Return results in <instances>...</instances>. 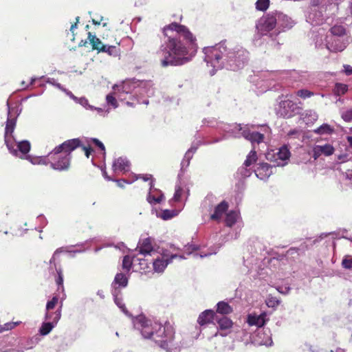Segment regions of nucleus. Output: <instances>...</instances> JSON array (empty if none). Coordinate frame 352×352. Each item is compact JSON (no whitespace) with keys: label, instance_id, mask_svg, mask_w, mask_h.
Segmentation results:
<instances>
[{"label":"nucleus","instance_id":"nucleus-1","mask_svg":"<svg viewBox=\"0 0 352 352\" xmlns=\"http://www.w3.org/2000/svg\"><path fill=\"white\" fill-rule=\"evenodd\" d=\"M163 33L157 52L162 67L182 66L193 59L198 49L197 38L186 26L173 22L164 27Z\"/></svg>","mask_w":352,"mask_h":352},{"label":"nucleus","instance_id":"nucleus-2","mask_svg":"<svg viewBox=\"0 0 352 352\" xmlns=\"http://www.w3.org/2000/svg\"><path fill=\"white\" fill-rule=\"evenodd\" d=\"M204 60L208 67H212L210 75L216 71L226 68L236 71L243 67L248 60V52L243 47L234 45L227 40H223L212 46L203 49Z\"/></svg>","mask_w":352,"mask_h":352},{"label":"nucleus","instance_id":"nucleus-3","mask_svg":"<svg viewBox=\"0 0 352 352\" xmlns=\"http://www.w3.org/2000/svg\"><path fill=\"white\" fill-rule=\"evenodd\" d=\"M8 118L4 133L5 144L9 152L14 156L23 158L30 150V143L28 140L16 141L14 137V131L16 124L18 116L21 112V109L12 107L7 101Z\"/></svg>","mask_w":352,"mask_h":352},{"label":"nucleus","instance_id":"nucleus-4","mask_svg":"<svg viewBox=\"0 0 352 352\" xmlns=\"http://www.w3.org/2000/svg\"><path fill=\"white\" fill-rule=\"evenodd\" d=\"M276 29H277L276 12L263 16L256 24L257 32L253 38L254 45L261 46L264 42L272 47L279 45V42L276 41L277 37L275 33Z\"/></svg>","mask_w":352,"mask_h":352},{"label":"nucleus","instance_id":"nucleus-5","mask_svg":"<svg viewBox=\"0 0 352 352\" xmlns=\"http://www.w3.org/2000/svg\"><path fill=\"white\" fill-rule=\"evenodd\" d=\"M217 128L225 134L221 138H216L211 143H217L230 137H243L252 144L254 142L260 143L263 142L264 138L262 133L252 131L248 124L219 123Z\"/></svg>","mask_w":352,"mask_h":352},{"label":"nucleus","instance_id":"nucleus-6","mask_svg":"<svg viewBox=\"0 0 352 352\" xmlns=\"http://www.w3.org/2000/svg\"><path fill=\"white\" fill-rule=\"evenodd\" d=\"M336 8L335 4L326 0H311L306 21L311 25H322L328 19L330 12Z\"/></svg>","mask_w":352,"mask_h":352},{"label":"nucleus","instance_id":"nucleus-7","mask_svg":"<svg viewBox=\"0 0 352 352\" xmlns=\"http://www.w3.org/2000/svg\"><path fill=\"white\" fill-rule=\"evenodd\" d=\"M151 81L138 80L132 79L121 82L120 84H115L112 87V89L118 91L122 96L146 94L151 96L153 94Z\"/></svg>","mask_w":352,"mask_h":352},{"label":"nucleus","instance_id":"nucleus-8","mask_svg":"<svg viewBox=\"0 0 352 352\" xmlns=\"http://www.w3.org/2000/svg\"><path fill=\"white\" fill-rule=\"evenodd\" d=\"M175 331L171 325L166 324L162 326L161 323H155V330L152 340L161 348L167 351L173 346Z\"/></svg>","mask_w":352,"mask_h":352},{"label":"nucleus","instance_id":"nucleus-9","mask_svg":"<svg viewBox=\"0 0 352 352\" xmlns=\"http://www.w3.org/2000/svg\"><path fill=\"white\" fill-rule=\"evenodd\" d=\"M179 250V248L171 245L170 249H163L161 252V256H158L153 261V269L155 272L162 273L164 271L168 264L173 262V260L176 258L179 259H186V257L179 254L177 251Z\"/></svg>","mask_w":352,"mask_h":352},{"label":"nucleus","instance_id":"nucleus-10","mask_svg":"<svg viewBox=\"0 0 352 352\" xmlns=\"http://www.w3.org/2000/svg\"><path fill=\"white\" fill-rule=\"evenodd\" d=\"M155 323L157 322L148 319L144 316H139L133 320L134 328L140 331L142 337L146 339H151L154 336Z\"/></svg>","mask_w":352,"mask_h":352},{"label":"nucleus","instance_id":"nucleus-11","mask_svg":"<svg viewBox=\"0 0 352 352\" xmlns=\"http://www.w3.org/2000/svg\"><path fill=\"white\" fill-rule=\"evenodd\" d=\"M278 105L276 107L277 114L284 118H289L299 113L300 108L294 101L289 99L278 98Z\"/></svg>","mask_w":352,"mask_h":352},{"label":"nucleus","instance_id":"nucleus-12","mask_svg":"<svg viewBox=\"0 0 352 352\" xmlns=\"http://www.w3.org/2000/svg\"><path fill=\"white\" fill-rule=\"evenodd\" d=\"M61 252V249L58 248L54 252L51 259L50 260L49 271L52 274H54V271H56L57 276L55 278V281L58 285V289L64 290L63 269L59 263L56 262L58 254Z\"/></svg>","mask_w":352,"mask_h":352},{"label":"nucleus","instance_id":"nucleus-13","mask_svg":"<svg viewBox=\"0 0 352 352\" xmlns=\"http://www.w3.org/2000/svg\"><path fill=\"white\" fill-rule=\"evenodd\" d=\"M325 47L333 52L343 51L349 43L348 37L326 36Z\"/></svg>","mask_w":352,"mask_h":352},{"label":"nucleus","instance_id":"nucleus-14","mask_svg":"<svg viewBox=\"0 0 352 352\" xmlns=\"http://www.w3.org/2000/svg\"><path fill=\"white\" fill-rule=\"evenodd\" d=\"M72 154L60 153L52 158L51 168L58 171L67 170L70 167Z\"/></svg>","mask_w":352,"mask_h":352},{"label":"nucleus","instance_id":"nucleus-15","mask_svg":"<svg viewBox=\"0 0 352 352\" xmlns=\"http://www.w3.org/2000/svg\"><path fill=\"white\" fill-rule=\"evenodd\" d=\"M135 252H138L137 254L143 256L144 257L152 256L155 252L153 245V239L151 237L141 238L139 240Z\"/></svg>","mask_w":352,"mask_h":352},{"label":"nucleus","instance_id":"nucleus-16","mask_svg":"<svg viewBox=\"0 0 352 352\" xmlns=\"http://www.w3.org/2000/svg\"><path fill=\"white\" fill-rule=\"evenodd\" d=\"M277 29L275 30L276 35H278L281 32H285L292 28L294 25V21L287 15L282 12L276 11Z\"/></svg>","mask_w":352,"mask_h":352},{"label":"nucleus","instance_id":"nucleus-17","mask_svg":"<svg viewBox=\"0 0 352 352\" xmlns=\"http://www.w3.org/2000/svg\"><path fill=\"white\" fill-rule=\"evenodd\" d=\"M81 146V142L78 138H74L65 141L61 144L56 146L54 148V153L52 154H59L64 151V153H69L74 151L78 147Z\"/></svg>","mask_w":352,"mask_h":352},{"label":"nucleus","instance_id":"nucleus-18","mask_svg":"<svg viewBox=\"0 0 352 352\" xmlns=\"http://www.w3.org/2000/svg\"><path fill=\"white\" fill-rule=\"evenodd\" d=\"M334 151V147L330 144H316L314 146L311 154L314 160H316L322 155L329 157L333 155Z\"/></svg>","mask_w":352,"mask_h":352},{"label":"nucleus","instance_id":"nucleus-19","mask_svg":"<svg viewBox=\"0 0 352 352\" xmlns=\"http://www.w3.org/2000/svg\"><path fill=\"white\" fill-rule=\"evenodd\" d=\"M274 165H270L267 163L261 162L256 165V168L254 169L256 176L261 179L266 180L272 174V168Z\"/></svg>","mask_w":352,"mask_h":352},{"label":"nucleus","instance_id":"nucleus-20","mask_svg":"<svg viewBox=\"0 0 352 352\" xmlns=\"http://www.w3.org/2000/svg\"><path fill=\"white\" fill-rule=\"evenodd\" d=\"M272 157L274 158V167L283 166L287 163V161L289 159L290 152L286 146H283L278 149V151L276 154L273 155Z\"/></svg>","mask_w":352,"mask_h":352},{"label":"nucleus","instance_id":"nucleus-21","mask_svg":"<svg viewBox=\"0 0 352 352\" xmlns=\"http://www.w3.org/2000/svg\"><path fill=\"white\" fill-rule=\"evenodd\" d=\"M267 321V314L262 313L259 315L249 314L247 317V323L250 327L255 326L256 327H262Z\"/></svg>","mask_w":352,"mask_h":352},{"label":"nucleus","instance_id":"nucleus-22","mask_svg":"<svg viewBox=\"0 0 352 352\" xmlns=\"http://www.w3.org/2000/svg\"><path fill=\"white\" fill-rule=\"evenodd\" d=\"M117 98L120 100H124L127 99V97L122 96L118 91L112 89V91L107 94L105 98L108 108L110 109V107L113 109L118 107L119 104Z\"/></svg>","mask_w":352,"mask_h":352},{"label":"nucleus","instance_id":"nucleus-23","mask_svg":"<svg viewBox=\"0 0 352 352\" xmlns=\"http://www.w3.org/2000/svg\"><path fill=\"white\" fill-rule=\"evenodd\" d=\"M164 199V195L162 191L154 188L153 181L151 180L150 182V190L147 196V200L150 204H158L160 203Z\"/></svg>","mask_w":352,"mask_h":352},{"label":"nucleus","instance_id":"nucleus-24","mask_svg":"<svg viewBox=\"0 0 352 352\" xmlns=\"http://www.w3.org/2000/svg\"><path fill=\"white\" fill-rule=\"evenodd\" d=\"M112 168L114 173L122 172L126 173L129 170L130 162L125 157H118L114 160L112 166Z\"/></svg>","mask_w":352,"mask_h":352},{"label":"nucleus","instance_id":"nucleus-25","mask_svg":"<svg viewBox=\"0 0 352 352\" xmlns=\"http://www.w3.org/2000/svg\"><path fill=\"white\" fill-rule=\"evenodd\" d=\"M129 276L123 273H118L111 284L112 290L119 291V288H124L128 285Z\"/></svg>","mask_w":352,"mask_h":352},{"label":"nucleus","instance_id":"nucleus-26","mask_svg":"<svg viewBox=\"0 0 352 352\" xmlns=\"http://www.w3.org/2000/svg\"><path fill=\"white\" fill-rule=\"evenodd\" d=\"M215 313L210 309H207L203 311L199 316L197 322L200 325H204L206 324L212 322L215 320Z\"/></svg>","mask_w":352,"mask_h":352},{"label":"nucleus","instance_id":"nucleus-27","mask_svg":"<svg viewBox=\"0 0 352 352\" xmlns=\"http://www.w3.org/2000/svg\"><path fill=\"white\" fill-rule=\"evenodd\" d=\"M215 321L219 325V330L222 331L229 330L233 325L232 321L226 316L219 318L217 316H216Z\"/></svg>","mask_w":352,"mask_h":352},{"label":"nucleus","instance_id":"nucleus-28","mask_svg":"<svg viewBox=\"0 0 352 352\" xmlns=\"http://www.w3.org/2000/svg\"><path fill=\"white\" fill-rule=\"evenodd\" d=\"M228 208V204L226 201H223L218 204L215 209L214 212L211 214V219L212 220H219L221 219V216L223 213L227 210Z\"/></svg>","mask_w":352,"mask_h":352},{"label":"nucleus","instance_id":"nucleus-29","mask_svg":"<svg viewBox=\"0 0 352 352\" xmlns=\"http://www.w3.org/2000/svg\"><path fill=\"white\" fill-rule=\"evenodd\" d=\"M63 303H60L59 308L54 312L50 311H46L45 314V320L48 322H54L56 324L61 316V308Z\"/></svg>","mask_w":352,"mask_h":352},{"label":"nucleus","instance_id":"nucleus-30","mask_svg":"<svg viewBox=\"0 0 352 352\" xmlns=\"http://www.w3.org/2000/svg\"><path fill=\"white\" fill-rule=\"evenodd\" d=\"M301 116L306 124L314 123L318 118L317 113L311 109L305 110Z\"/></svg>","mask_w":352,"mask_h":352},{"label":"nucleus","instance_id":"nucleus-31","mask_svg":"<svg viewBox=\"0 0 352 352\" xmlns=\"http://www.w3.org/2000/svg\"><path fill=\"white\" fill-rule=\"evenodd\" d=\"M99 52L107 53L109 56L114 57L118 56L120 54V50L115 45H102L100 48Z\"/></svg>","mask_w":352,"mask_h":352},{"label":"nucleus","instance_id":"nucleus-32","mask_svg":"<svg viewBox=\"0 0 352 352\" xmlns=\"http://www.w3.org/2000/svg\"><path fill=\"white\" fill-rule=\"evenodd\" d=\"M120 291H117L116 289L112 290V294L113 296L114 302L116 304V305L122 311V312L128 316H130L129 311L126 310L124 303L122 302V299L118 296Z\"/></svg>","mask_w":352,"mask_h":352},{"label":"nucleus","instance_id":"nucleus-33","mask_svg":"<svg viewBox=\"0 0 352 352\" xmlns=\"http://www.w3.org/2000/svg\"><path fill=\"white\" fill-rule=\"evenodd\" d=\"M217 312L223 315H227L233 311L232 307L224 301L219 302L217 305Z\"/></svg>","mask_w":352,"mask_h":352},{"label":"nucleus","instance_id":"nucleus-34","mask_svg":"<svg viewBox=\"0 0 352 352\" xmlns=\"http://www.w3.org/2000/svg\"><path fill=\"white\" fill-rule=\"evenodd\" d=\"M239 217V213L236 211L232 210L226 214V224L228 227H232L235 224Z\"/></svg>","mask_w":352,"mask_h":352},{"label":"nucleus","instance_id":"nucleus-35","mask_svg":"<svg viewBox=\"0 0 352 352\" xmlns=\"http://www.w3.org/2000/svg\"><path fill=\"white\" fill-rule=\"evenodd\" d=\"M328 36L347 37L345 28L340 25H335L331 28V33Z\"/></svg>","mask_w":352,"mask_h":352},{"label":"nucleus","instance_id":"nucleus-36","mask_svg":"<svg viewBox=\"0 0 352 352\" xmlns=\"http://www.w3.org/2000/svg\"><path fill=\"white\" fill-rule=\"evenodd\" d=\"M133 261H138L140 265V270L142 271V273L146 274L147 272H148V270L150 269V266L148 263V262L140 257H138V255L136 254H133Z\"/></svg>","mask_w":352,"mask_h":352},{"label":"nucleus","instance_id":"nucleus-37","mask_svg":"<svg viewBox=\"0 0 352 352\" xmlns=\"http://www.w3.org/2000/svg\"><path fill=\"white\" fill-rule=\"evenodd\" d=\"M314 132L318 135H329L333 132V129L328 124H323L314 129Z\"/></svg>","mask_w":352,"mask_h":352},{"label":"nucleus","instance_id":"nucleus-38","mask_svg":"<svg viewBox=\"0 0 352 352\" xmlns=\"http://www.w3.org/2000/svg\"><path fill=\"white\" fill-rule=\"evenodd\" d=\"M258 160L256 152L253 149L252 150L246 157V159L243 163L246 166L253 167L254 164Z\"/></svg>","mask_w":352,"mask_h":352},{"label":"nucleus","instance_id":"nucleus-39","mask_svg":"<svg viewBox=\"0 0 352 352\" xmlns=\"http://www.w3.org/2000/svg\"><path fill=\"white\" fill-rule=\"evenodd\" d=\"M88 40L92 46L93 50H96L100 52V48L103 45L101 41L91 32L88 33Z\"/></svg>","mask_w":352,"mask_h":352},{"label":"nucleus","instance_id":"nucleus-40","mask_svg":"<svg viewBox=\"0 0 352 352\" xmlns=\"http://www.w3.org/2000/svg\"><path fill=\"white\" fill-rule=\"evenodd\" d=\"M56 324H54V322H44L41 324V327L39 329V333L42 336H46L56 326Z\"/></svg>","mask_w":352,"mask_h":352},{"label":"nucleus","instance_id":"nucleus-41","mask_svg":"<svg viewBox=\"0 0 352 352\" xmlns=\"http://www.w3.org/2000/svg\"><path fill=\"white\" fill-rule=\"evenodd\" d=\"M254 168L250 166H246L245 165L243 164L239 169H238V174L240 175V176L243 178H246L250 177L252 173L254 172Z\"/></svg>","mask_w":352,"mask_h":352},{"label":"nucleus","instance_id":"nucleus-42","mask_svg":"<svg viewBox=\"0 0 352 352\" xmlns=\"http://www.w3.org/2000/svg\"><path fill=\"white\" fill-rule=\"evenodd\" d=\"M266 338H263L261 341L258 342V344L261 345H265V346H271L272 344V340L270 335L263 332V330L258 332L257 336L259 338H262V336H265Z\"/></svg>","mask_w":352,"mask_h":352},{"label":"nucleus","instance_id":"nucleus-43","mask_svg":"<svg viewBox=\"0 0 352 352\" xmlns=\"http://www.w3.org/2000/svg\"><path fill=\"white\" fill-rule=\"evenodd\" d=\"M287 138L289 139H298L301 140L302 141L303 139V132L301 129H294L290 130L287 133Z\"/></svg>","mask_w":352,"mask_h":352},{"label":"nucleus","instance_id":"nucleus-44","mask_svg":"<svg viewBox=\"0 0 352 352\" xmlns=\"http://www.w3.org/2000/svg\"><path fill=\"white\" fill-rule=\"evenodd\" d=\"M133 263H135L133 261V257L131 258L129 256H125L122 260V269L129 273L132 267Z\"/></svg>","mask_w":352,"mask_h":352},{"label":"nucleus","instance_id":"nucleus-45","mask_svg":"<svg viewBox=\"0 0 352 352\" xmlns=\"http://www.w3.org/2000/svg\"><path fill=\"white\" fill-rule=\"evenodd\" d=\"M270 0H257L255 3V8L258 11H266L270 6Z\"/></svg>","mask_w":352,"mask_h":352},{"label":"nucleus","instance_id":"nucleus-46","mask_svg":"<svg viewBox=\"0 0 352 352\" xmlns=\"http://www.w3.org/2000/svg\"><path fill=\"white\" fill-rule=\"evenodd\" d=\"M54 153V149L50 152L47 155L40 156V164L43 165H49L51 166V163L52 162V158H54L57 154H52Z\"/></svg>","mask_w":352,"mask_h":352},{"label":"nucleus","instance_id":"nucleus-47","mask_svg":"<svg viewBox=\"0 0 352 352\" xmlns=\"http://www.w3.org/2000/svg\"><path fill=\"white\" fill-rule=\"evenodd\" d=\"M177 212L173 210H164L157 215L164 220H168L177 215Z\"/></svg>","mask_w":352,"mask_h":352},{"label":"nucleus","instance_id":"nucleus-48","mask_svg":"<svg viewBox=\"0 0 352 352\" xmlns=\"http://www.w3.org/2000/svg\"><path fill=\"white\" fill-rule=\"evenodd\" d=\"M192 158V156L190 155L189 153H185L183 160L181 162V172H184L186 168L189 166L190 162L191 159Z\"/></svg>","mask_w":352,"mask_h":352},{"label":"nucleus","instance_id":"nucleus-49","mask_svg":"<svg viewBox=\"0 0 352 352\" xmlns=\"http://www.w3.org/2000/svg\"><path fill=\"white\" fill-rule=\"evenodd\" d=\"M347 90V85L342 83H336L334 88V93L336 95L340 96L344 94Z\"/></svg>","mask_w":352,"mask_h":352},{"label":"nucleus","instance_id":"nucleus-50","mask_svg":"<svg viewBox=\"0 0 352 352\" xmlns=\"http://www.w3.org/2000/svg\"><path fill=\"white\" fill-rule=\"evenodd\" d=\"M296 94L297 96L302 99H307L313 96L314 95V93L308 89H302L298 90L296 92Z\"/></svg>","mask_w":352,"mask_h":352},{"label":"nucleus","instance_id":"nucleus-51","mask_svg":"<svg viewBox=\"0 0 352 352\" xmlns=\"http://www.w3.org/2000/svg\"><path fill=\"white\" fill-rule=\"evenodd\" d=\"M75 102L87 109L94 110V106L89 104L88 100L85 97L77 98V100Z\"/></svg>","mask_w":352,"mask_h":352},{"label":"nucleus","instance_id":"nucleus-52","mask_svg":"<svg viewBox=\"0 0 352 352\" xmlns=\"http://www.w3.org/2000/svg\"><path fill=\"white\" fill-rule=\"evenodd\" d=\"M342 266L344 269L350 270L352 268V256H345L342 261Z\"/></svg>","mask_w":352,"mask_h":352},{"label":"nucleus","instance_id":"nucleus-53","mask_svg":"<svg viewBox=\"0 0 352 352\" xmlns=\"http://www.w3.org/2000/svg\"><path fill=\"white\" fill-rule=\"evenodd\" d=\"M280 303V300L274 296H269L266 300V304L269 307H276Z\"/></svg>","mask_w":352,"mask_h":352},{"label":"nucleus","instance_id":"nucleus-54","mask_svg":"<svg viewBox=\"0 0 352 352\" xmlns=\"http://www.w3.org/2000/svg\"><path fill=\"white\" fill-rule=\"evenodd\" d=\"M58 302V298L57 296H53V298L49 300L46 304V311H51L54 309Z\"/></svg>","mask_w":352,"mask_h":352},{"label":"nucleus","instance_id":"nucleus-55","mask_svg":"<svg viewBox=\"0 0 352 352\" xmlns=\"http://www.w3.org/2000/svg\"><path fill=\"white\" fill-rule=\"evenodd\" d=\"M342 119L346 122L352 121V109H348L342 113Z\"/></svg>","mask_w":352,"mask_h":352},{"label":"nucleus","instance_id":"nucleus-56","mask_svg":"<svg viewBox=\"0 0 352 352\" xmlns=\"http://www.w3.org/2000/svg\"><path fill=\"white\" fill-rule=\"evenodd\" d=\"M267 77L269 76V77H270V78H267V79H265V80L266 81V83H267V85H266V87H265V90H267V89H271V88H272V87H271V84H269V85H268V81H269L270 80H274V77H276V73H275V72H270V73H269V72H267V73H266V74H265V77H267Z\"/></svg>","mask_w":352,"mask_h":352},{"label":"nucleus","instance_id":"nucleus-57","mask_svg":"<svg viewBox=\"0 0 352 352\" xmlns=\"http://www.w3.org/2000/svg\"><path fill=\"white\" fill-rule=\"evenodd\" d=\"M46 82L56 87L60 91L63 89V87L60 83L57 82L54 78H47L46 80Z\"/></svg>","mask_w":352,"mask_h":352},{"label":"nucleus","instance_id":"nucleus-58","mask_svg":"<svg viewBox=\"0 0 352 352\" xmlns=\"http://www.w3.org/2000/svg\"><path fill=\"white\" fill-rule=\"evenodd\" d=\"M182 188L179 186L177 185L175 186V194L173 196V199L175 201H179L181 195H182Z\"/></svg>","mask_w":352,"mask_h":352},{"label":"nucleus","instance_id":"nucleus-59","mask_svg":"<svg viewBox=\"0 0 352 352\" xmlns=\"http://www.w3.org/2000/svg\"><path fill=\"white\" fill-rule=\"evenodd\" d=\"M197 249L195 245H188L184 248V252L187 254H191Z\"/></svg>","mask_w":352,"mask_h":352},{"label":"nucleus","instance_id":"nucleus-60","mask_svg":"<svg viewBox=\"0 0 352 352\" xmlns=\"http://www.w3.org/2000/svg\"><path fill=\"white\" fill-rule=\"evenodd\" d=\"M17 324H18L17 322H15V323H11V322L6 323L3 327H0V333L2 332L3 331H8V330H10V329H13Z\"/></svg>","mask_w":352,"mask_h":352},{"label":"nucleus","instance_id":"nucleus-61","mask_svg":"<svg viewBox=\"0 0 352 352\" xmlns=\"http://www.w3.org/2000/svg\"><path fill=\"white\" fill-rule=\"evenodd\" d=\"M93 143L103 151V154L105 155V147L102 142L96 138L91 139Z\"/></svg>","mask_w":352,"mask_h":352},{"label":"nucleus","instance_id":"nucleus-62","mask_svg":"<svg viewBox=\"0 0 352 352\" xmlns=\"http://www.w3.org/2000/svg\"><path fill=\"white\" fill-rule=\"evenodd\" d=\"M199 146V143H193L190 148L186 152V153H190V155L193 157L194 153L197 151L198 147Z\"/></svg>","mask_w":352,"mask_h":352},{"label":"nucleus","instance_id":"nucleus-63","mask_svg":"<svg viewBox=\"0 0 352 352\" xmlns=\"http://www.w3.org/2000/svg\"><path fill=\"white\" fill-rule=\"evenodd\" d=\"M94 110H96L98 111V113L103 116H107L110 111V109L107 108L106 109L99 107H94Z\"/></svg>","mask_w":352,"mask_h":352},{"label":"nucleus","instance_id":"nucleus-64","mask_svg":"<svg viewBox=\"0 0 352 352\" xmlns=\"http://www.w3.org/2000/svg\"><path fill=\"white\" fill-rule=\"evenodd\" d=\"M28 160H29L32 164H40V156L39 157H32L30 155H28L25 157Z\"/></svg>","mask_w":352,"mask_h":352}]
</instances>
